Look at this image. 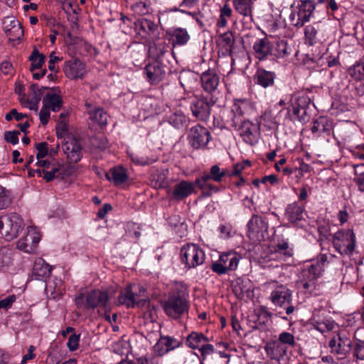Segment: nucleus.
Instances as JSON below:
<instances>
[{
	"label": "nucleus",
	"instance_id": "obj_59",
	"mask_svg": "<svg viewBox=\"0 0 364 364\" xmlns=\"http://www.w3.org/2000/svg\"><path fill=\"white\" fill-rule=\"evenodd\" d=\"M180 12L191 16L196 21L200 28L205 26L204 22L203 21L204 14L200 11L192 12L186 10H181Z\"/></svg>",
	"mask_w": 364,
	"mask_h": 364
},
{
	"label": "nucleus",
	"instance_id": "obj_62",
	"mask_svg": "<svg viewBox=\"0 0 364 364\" xmlns=\"http://www.w3.org/2000/svg\"><path fill=\"white\" fill-rule=\"evenodd\" d=\"M20 132L18 131H7L4 132V139L7 142L12 144H17L18 143V135Z\"/></svg>",
	"mask_w": 364,
	"mask_h": 364
},
{
	"label": "nucleus",
	"instance_id": "obj_58",
	"mask_svg": "<svg viewBox=\"0 0 364 364\" xmlns=\"http://www.w3.org/2000/svg\"><path fill=\"white\" fill-rule=\"evenodd\" d=\"M350 74L356 79L364 77V60L356 63L349 70Z\"/></svg>",
	"mask_w": 364,
	"mask_h": 364
},
{
	"label": "nucleus",
	"instance_id": "obj_1",
	"mask_svg": "<svg viewBox=\"0 0 364 364\" xmlns=\"http://www.w3.org/2000/svg\"><path fill=\"white\" fill-rule=\"evenodd\" d=\"M188 294L183 291L173 293L163 303V309L166 314L172 318H178L188 312L189 304Z\"/></svg>",
	"mask_w": 364,
	"mask_h": 364
},
{
	"label": "nucleus",
	"instance_id": "obj_25",
	"mask_svg": "<svg viewBox=\"0 0 364 364\" xmlns=\"http://www.w3.org/2000/svg\"><path fill=\"white\" fill-rule=\"evenodd\" d=\"M194 192V183L187 181H181L173 187L171 198L180 201L188 197Z\"/></svg>",
	"mask_w": 364,
	"mask_h": 364
},
{
	"label": "nucleus",
	"instance_id": "obj_56",
	"mask_svg": "<svg viewBox=\"0 0 364 364\" xmlns=\"http://www.w3.org/2000/svg\"><path fill=\"white\" fill-rule=\"evenodd\" d=\"M11 203L9 192L3 186H0V210L5 209Z\"/></svg>",
	"mask_w": 364,
	"mask_h": 364
},
{
	"label": "nucleus",
	"instance_id": "obj_20",
	"mask_svg": "<svg viewBox=\"0 0 364 364\" xmlns=\"http://www.w3.org/2000/svg\"><path fill=\"white\" fill-rule=\"evenodd\" d=\"M180 342L171 336H161L157 343L154 346V353L162 356L168 352L180 346Z\"/></svg>",
	"mask_w": 364,
	"mask_h": 364
},
{
	"label": "nucleus",
	"instance_id": "obj_57",
	"mask_svg": "<svg viewBox=\"0 0 364 364\" xmlns=\"http://www.w3.org/2000/svg\"><path fill=\"white\" fill-rule=\"evenodd\" d=\"M132 9L133 11L139 16L148 14L150 12V6L144 2L139 1L132 5Z\"/></svg>",
	"mask_w": 364,
	"mask_h": 364
},
{
	"label": "nucleus",
	"instance_id": "obj_53",
	"mask_svg": "<svg viewBox=\"0 0 364 364\" xmlns=\"http://www.w3.org/2000/svg\"><path fill=\"white\" fill-rule=\"evenodd\" d=\"M187 118L181 112H176L170 117L169 122L176 128H181L186 124Z\"/></svg>",
	"mask_w": 364,
	"mask_h": 364
},
{
	"label": "nucleus",
	"instance_id": "obj_26",
	"mask_svg": "<svg viewBox=\"0 0 364 364\" xmlns=\"http://www.w3.org/2000/svg\"><path fill=\"white\" fill-rule=\"evenodd\" d=\"M200 81L203 90L208 93H212L218 87L220 77L215 70H208L202 73Z\"/></svg>",
	"mask_w": 364,
	"mask_h": 364
},
{
	"label": "nucleus",
	"instance_id": "obj_22",
	"mask_svg": "<svg viewBox=\"0 0 364 364\" xmlns=\"http://www.w3.org/2000/svg\"><path fill=\"white\" fill-rule=\"evenodd\" d=\"M264 350L268 358L277 361H280L287 353V348L277 340L267 342L264 346Z\"/></svg>",
	"mask_w": 364,
	"mask_h": 364
},
{
	"label": "nucleus",
	"instance_id": "obj_52",
	"mask_svg": "<svg viewBox=\"0 0 364 364\" xmlns=\"http://www.w3.org/2000/svg\"><path fill=\"white\" fill-rule=\"evenodd\" d=\"M48 89L49 87H39V86L37 84H33L30 87V93L28 95V99L40 102L44 90Z\"/></svg>",
	"mask_w": 364,
	"mask_h": 364
},
{
	"label": "nucleus",
	"instance_id": "obj_16",
	"mask_svg": "<svg viewBox=\"0 0 364 364\" xmlns=\"http://www.w3.org/2000/svg\"><path fill=\"white\" fill-rule=\"evenodd\" d=\"M41 240L40 233L34 228H28V232L25 237L17 242V248L26 253H33L36 251L37 245Z\"/></svg>",
	"mask_w": 364,
	"mask_h": 364
},
{
	"label": "nucleus",
	"instance_id": "obj_8",
	"mask_svg": "<svg viewBox=\"0 0 364 364\" xmlns=\"http://www.w3.org/2000/svg\"><path fill=\"white\" fill-rule=\"evenodd\" d=\"M109 296L107 292L99 289L92 290L87 294L84 301L82 294L75 298V304L77 307L84 306L87 309H94L95 308H107Z\"/></svg>",
	"mask_w": 364,
	"mask_h": 364
},
{
	"label": "nucleus",
	"instance_id": "obj_2",
	"mask_svg": "<svg viewBox=\"0 0 364 364\" xmlns=\"http://www.w3.org/2000/svg\"><path fill=\"white\" fill-rule=\"evenodd\" d=\"M290 105L288 112H292L294 120L305 123L309 119V109L311 99L307 93L297 92L293 94L289 100Z\"/></svg>",
	"mask_w": 364,
	"mask_h": 364
},
{
	"label": "nucleus",
	"instance_id": "obj_7",
	"mask_svg": "<svg viewBox=\"0 0 364 364\" xmlns=\"http://www.w3.org/2000/svg\"><path fill=\"white\" fill-rule=\"evenodd\" d=\"M269 223L267 218L253 215L247 223V237L254 242L264 240L268 237Z\"/></svg>",
	"mask_w": 364,
	"mask_h": 364
},
{
	"label": "nucleus",
	"instance_id": "obj_31",
	"mask_svg": "<svg viewBox=\"0 0 364 364\" xmlns=\"http://www.w3.org/2000/svg\"><path fill=\"white\" fill-rule=\"evenodd\" d=\"M333 124L331 119L326 117H320L314 122L311 129L314 134L330 135L333 131Z\"/></svg>",
	"mask_w": 364,
	"mask_h": 364
},
{
	"label": "nucleus",
	"instance_id": "obj_51",
	"mask_svg": "<svg viewBox=\"0 0 364 364\" xmlns=\"http://www.w3.org/2000/svg\"><path fill=\"white\" fill-rule=\"evenodd\" d=\"M227 174L228 173L225 170H221L219 166L214 165L210 168V173H208V176L210 181L220 182L222 181L223 177Z\"/></svg>",
	"mask_w": 364,
	"mask_h": 364
},
{
	"label": "nucleus",
	"instance_id": "obj_50",
	"mask_svg": "<svg viewBox=\"0 0 364 364\" xmlns=\"http://www.w3.org/2000/svg\"><path fill=\"white\" fill-rule=\"evenodd\" d=\"M277 341L283 346H285V348H287V350H288L289 347L294 348L296 346V341L294 335L289 332H282L279 335Z\"/></svg>",
	"mask_w": 364,
	"mask_h": 364
},
{
	"label": "nucleus",
	"instance_id": "obj_48",
	"mask_svg": "<svg viewBox=\"0 0 364 364\" xmlns=\"http://www.w3.org/2000/svg\"><path fill=\"white\" fill-rule=\"evenodd\" d=\"M29 60L31 62V71L41 68L45 62V55L39 53L36 48H34L31 55L29 56Z\"/></svg>",
	"mask_w": 364,
	"mask_h": 364
},
{
	"label": "nucleus",
	"instance_id": "obj_39",
	"mask_svg": "<svg viewBox=\"0 0 364 364\" xmlns=\"http://www.w3.org/2000/svg\"><path fill=\"white\" fill-rule=\"evenodd\" d=\"M252 109L251 103L245 99H238L235 100L232 107L233 117L237 116L240 119L247 114Z\"/></svg>",
	"mask_w": 364,
	"mask_h": 364
},
{
	"label": "nucleus",
	"instance_id": "obj_24",
	"mask_svg": "<svg viewBox=\"0 0 364 364\" xmlns=\"http://www.w3.org/2000/svg\"><path fill=\"white\" fill-rule=\"evenodd\" d=\"M254 55L259 60H264L272 54V43L267 38L257 40L253 45Z\"/></svg>",
	"mask_w": 364,
	"mask_h": 364
},
{
	"label": "nucleus",
	"instance_id": "obj_33",
	"mask_svg": "<svg viewBox=\"0 0 364 364\" xmlns=\"http://www.w3.org/2000/svg\"><path fill=\"white\" fill-rule=\"evenodd\" d=\"M167 33L172 38L173 46L186 45L191 38L188 31L181 27L173 28Z\"/></svg>",
	"mask_w": 364,
	"mask_h": 364
},
{
	"label": "nucleus",
	"instance_id": "obj_6",
	"mask_svg": "<svg viewBox=\"0 0 364 364\" xmlns=\"http://www.w3.org/2000/svg\"><path fill=\"white\" fill-rule=\"evenodd\" d=\"M333 243L341 255H352L355 247V236L350 229L337 231L333 235Z\"/></svg>",
	"mask_w": 364,
	"mask_h": 364
},
{
	"label": "nucleus",
	"instance_id": "obj_29",
	"mask_svg": "<svg viewBox=\"0 0 364 364\" xmlns=\"http://www.w3.org/2000/svg\"><path fill=\"white\" fill-rule=\"evenodd\" d=\"M106 178L115 186H121L128 179L127 170L121 166H114L105 174Z\"/></svg>",
	"mask_w": 364,
	"mask_h": 364
},
{
	"label": "nucleus",
	"instance_id": "obj_21",
	"mask_svg": "<svg viewBox=\"0 0 364 364\" xmlns=\"http://www.w3.org/2000/svg\"><path fill=\"white\" fill-rule=\"evenodd\" d=\"M323 272V267L318 262L304 265L301 269L298 281L318 280Z\"/></svg>",
	"mask_w": 364,
	"mask_h": 364
},
{
	"label": "nucleus",
	"instance_id": "obj_5",
	"mask_svg": "<svg viewBox=\"0 0 364 364\" xmlns=\"http://www.w3.org/2000/svg\"><path fill=\"white\" fill-rule=\"evenodd\" d=\"M145 289L139 285L127 287L122 291L118 297L119 304H124L128 308H133L136 305L142 307L149 305V301L145 297Z\"/></svg>",
	"mask_w": 364,
	"mask_h": 364
},
{
	"label": "nucleus",
	"instance_id": "obj_43",
	"mask_svg": "<svg viewBox=\"0 0 364 364\" xmlns=\"http://www.w3.org/2000/svg\"><path fill=\"white\" fill-rule=\"evenodd\" d=\"M141 30L146 32L150 37L154 38L159 35V26L153 21L143 18L139 21Z\"/></svg>",
	"mask_w": 364,
	"mask_h": 364
},
{
	"label": "nucleus",
	"instance_id": "obj_61",
	"mask_svg": "<svg viewBox=\"0 0 364 364\" xmlns=\"http://www.w3.org/2000/svg\"><path fill=\"white\" fill-rule=\"evenodd\" d=\"M153 179L156 181L159 187H166L167 182V171H162L153 176Z\"/></svg>",
	"mask_w": 364,
	"mask_h": 364
},
{
	"label": "nucleus",
	"instance_id": "obj_63",
	"mask_svg": "<svg viewBox=\"0 0 364 364\" xmlns=\"http://www.w3.org/2000/svg\"><path fill=\"white\" fill-rule=\"evenodd\" d=\"M36 149L38 153L36 154V159H43L48 153V143L41 142L36 144Z\"/></svg>",
	"mask_w": 364,
	"mask_h": 364
},
{
	"label": "nucleus",
	"instance_id": "obj_38",
	"mask_svg": "<svg viewBox=\"0 0 364 364\" xmlns=\"http://www.w3.org/2000/svg\"><path fill=\"white\" fill-rule=\"evenodd\" d=\"M39 177H43L47 182L51 181L54 178H63V173L59 164H54L50 169L37 168L35 171Z\"/></svg>",
	"mask_w": 364,
	"mask_h": 364
},
{
	"label": "nucleus",
	"instance_id": "obj_3",
	"mask_svg": "<svg viewBox=\"0 0 364 364\" xmlns=\"http://www.w3.org/2000/svg\"><path fill=\"white\" fill-rule=\"evenodd\" d=\"M230 125L240 132L243 141L248 144L255 145L260 136L259 124L250 120L240 119L237 116L232 117Z\"/></svg>",
	"mask_w": 364,
	"mask_h": 364
},
{
	"label": "nucleus",
	"instance_id": "obj_34",
	"mask_svg": "<svg viewBox=\"0 0 364 364\" xmlns=\"http://www.w3.org/2000/svg\"><path fill=\"white\" fill-rule=\"evenodd\" d=\"M275 77L274 72L259 69L255 75V81L264 88H267L274 85Z\"/></svg>",
	"mask_w": 364,
	"mask_h": 364
},
{
	"label": "nucleus",
	"instance_id": "obj_4",
	"mask_svg": "<svg viewBox=\"0 0 364 364\" xmlns=\"http://www.w3.org/2000/svg\"><path fill=\"white\" fill-rule=\"evenodd\" d=\"M23 228V220L16 213L0 217V235L7 241L16 238Z\"/></svg>",
	"mask_w": 364,
	"mask_h": 364
},
{
	"label": "nucleus",
	"instance_id": "obj_40",
	"mask_svg": "<svg viewBox=\"0 0 364 364\" xmlns=\"http://www.w3.org/2000/svg\"><path fill=\"white\" fill-rule=\"evenodd\" d=\"M168 46L164 41L154 42L149 48L150 55L155 60L160 61L168 53Z\"/></svg>",
	"mask_w": 364,
	"mask_h": 364
},
{
	"label": "nucleus",
	"instance_id": "obj_10",
	"mask_svg": "<svg viewBox=\"0 0 364 364\" xmlns=\"http://www.w3.org/2000/svg\"><path fill=\"white\" fill-rule=\"evenodd\" d=\"M269 300L275 306L284 308L287 315L291 314L295 310L292 305V291L284 285L277 286L271 292Z\"/></svg>",
	"mask_w": 364,
	"mask_h": 364
},
{
	"label": "nucleus",
	"instance_id": "obj_18",
	"mask_svg": "<svg viewBox=\"0 0 364 364\" xmlns=\"http://www.w3.org/2000/svg\"><path fill=\"white\" fill-rule=\"evenodd\" d=\"M328 346L332 353L340 355L341 358H343L350 352L352 342L346 336L338 334L337 338L334 337L331 339Z\"/></svg>",
	"mask_w": 364,
	"mask_h": 364
},
{
	"label": "nucleus",
	"instance_id": "obj_46",
	"mask_svg": "<svg viewBox=\"0 0 364 364\" xmlns=\"http://www.w3.org/2000/svg\"><path fill=\"white\" fill-rule=\"evenodd\" d=\"M318 280H310V281H298V286L302 289L304 293L309 294L311 295H318Z\"/></svg>",
	"mask_w": 364,
	"mask_h": 364
},
{
	"label": "nucleus",
	"instance_id": "obj_55",
	"mask_svg": "<svg viewBox=\"0 0 364 364\" xmlns=\"http://www.w3.org/2000/svg\"><path fill=\"white\" fill-rule=\"evenodd\" d=\"M12 253L10 250L2 249L0 250V268L9 267L12 264Z\"/></svg>",
	"mask_w": 364,
	"mask_h": 364
},
{
	"label": "nucleus",
	"instance_id": "obj_19",
	"mask_svg": "<svg viewBox=\"0 0 364 364\" xmlns=\"http://www.w3.org/2000/svg\"><path fill=\"white\" fill-rule=\"evenodd\" d=\"M63 71L65 76L72 80L82 79L87 72L85 63L77 58L66 61Z\"/></svg>",
	"mask_w": 364,
	"mask_h": 364
},
{
	"label": "nucleus",
	"instance_id": "obj_47",
	"mask_svg": "<svg viewBox=\"0 0 364 364\" xmlns=\"http://www.w3.org/2000/svg\"><path fill=\"white\" fill-rule=\"evenodd\" d=\"M232 13V9L227 4L223 5L220 9V16L216 23L217 26L219 28L226 27L228 20L231 17Z\"/></svg>",
	"mask_w": 364,
	"mask_h": 364
},
{
	"label": "nucleus",
	"instance_id": "obj_60",
	"mask_svg": "<svg viewBox=\"0 0 364 364\" xmlns=\"http://www.w3.org/2000/svg\"><path fill=\"white\" fill-rule=\"evenodd\" d=\"M201 358L203 360H205L206 358L212 355L215 351V348L212 344L205 343L199 349Z\"/></svg>",
	"mask_w": 364,
	"mask_h": 364
},
{
	"label": "nucleus",
	"instance_id": "obj_64",
	"mask_svg": "<svg viewBox=\"0 0 364 364\" xmlns=\"http://www.w3.org/2000/svg\"><path fill=\"white\" fill-rule=\"evenodd\" d=\"M354 355L359 360H364V341H358L355 345Z\"/></svg>",
	"mask_w": 364,
	"mask_h": 364
},
{
	"label": "nucleus",
	"instance_id": "obj_17",
	"mask_svg": "<svg viewBox=\"0 0 364 364\" xmlns=\"http://www.w3.org/2000/svg\"><path fill=\"white\" fill-rule=\"evenodd\" d=\"M166 67L158 60L146 65L144 68V74L148 82L151 85L159 84L166 76Z\"/></svg>",
	"mask_w": 364,
	"mask_h": 364
},
{
	"label": "nucleus",
	"instance_id": "obj_27",
	"mask_svg": "<svg viewBox=\"0 0 364 364\" xmlns=\"http://www.w3.org/2000/svg\"><path fill=\"white\" fill-rule=\"evenodd\" d=\"M194 187L196 186L202 191L203 197H209L213 193L219 191V188L210 183V180L208 176V173H203L200 176L197 177L194 182Z\"/></svg>",
	"mask_w": 364,
	"mask_h": 364
},
{
	"label": "nucleus",
	"instance_id": "obj_12",
	"mask_svg": "<svg viewBox=\"0 0 364 364\" xmlns=\"http://www.w3.org/2000/svg\"><path fill=\"white\" fill-rule=\"evenodd\" d=\"M240 259L241 256L235 251L224 252L218 261L212 264L211 269L218 274H225L228 271L235 270Z\"/></svg>",
	"mask_w": 364,
	"mask_h": 364
},
{
	"label": "nucleus",
	"instance_id": "obj_49",
	"mask_svg": "<svg viewBox=\"0 0 364 364\" xmlns=\"http://www.w3.org/2000/svg\"><path fill=\"white\" fill-rule=\"evenodd\" d=\"M14 27L6 33V36L10 41L15 42L21 39L23 36V30L19 21H14Z\"/></svg>",
	"mask_w": 364,
	"mask_h": 364
},
{
	"label": "nucleus",
	"instance_id": "obj_42",
	"mask_svg": "<svg viewBox=\"0 0 364 364\" xmlns=\"http://www.w3.org/2000/svg\"><path fill=\"white\" fill-rule=\"evenodd\" d=\"M219 44L225 53L231 55L235 44L233 33L231 31H228L220 35Z\"/></svg>",
	"mask_w": 364,
	"mask_h": 364
},
{
	"label": "nucleus",
	"instance_id": "obj_11",
	"mask_svg": "<svg viewBox=\"0 0 364 364\" xmlns=\"http://www.w3.org/2000/svg\"><path fill=\"white\" fill-rule=\"evenodd\" d=\"M315 6L313 1H301V4L296 7V10L293 11L289 15L290 23L296 27L303 26L310 21L311 16L315 10Z\"/></svg>",
	"mask_w": 364,
	"mask_h": 364
},
{
	"label": "nucleus",
	"instance_id": "obj_37",
	"mask_svg": "<svg viewBox=\"0 0 364 364\" xmlns=\"http://www.w3.org/2000/svg\"><path fill=\"white\" fill-rule=\"evenodd\" d=\"M209 339L203 333L193 331L188 335L186 344L191 349H199L205 343H208Z\"/></svg>",
	"mask_w": 364,
	"mask_h": 364
},
{
	"label": "nucleus",
	"instance_id": "obj_44",
	"mask_svg": "<svg viewBox=\"0 0 364 364\" xmlns=\"http://www.w3.org/2000/svg\"><path fill=\"white\" fill-rule=\"evenodd\" d=\"M235 9L245 17H252L251 0H233Z\"/></svg>",
	"mask_w": 364,
	"mask_h": 364
},
{
	"label": "nucleus",
	"instance_id": "obj_23",
	"mask_svg": "<svg viewBox=\"0 0 364 364\" xmlns=\"http://www.w3.org/2000/svg\"><path fill=\"white\" fill-rule=\"evenodd\" d=\"M293 249L289 246L288 242L282 240L274 247V250L269 255V260L279 259L285 261L287 258L292 257Z\"/></svg>",
	"mask_w": 364,
	"mask_h": 364
},
{
	"label": "nucleus",
	"instance_id": "obj_9",
	"mask_svg": "<svg viewBox=\"0 0 364 364\" xmlns=\"http://www.w3.org/2000/svg\"><path fill=\"white\" fill-rule=\"evenodd\" d=\"M205 253L202 249L195 244H188L181 250V262L188 269L195 268L205 261Z\"/></svg>",
	"mask_w": 364,
	"mask_h": 364
},
{
	"label": "nucleus",
	"instance_id": "obj_30",
	"mask_svg": "<svg viewBox=\"0 0 364 364\" xmlns=\"http://www.w3.org/2000/svg\"><path fill=\"white\" fill-rule=\"evenodd\" d=\"M52 267L42 258L35 260L33 267V276L36 279L42 280L48 278L51 273Z\"/></svg>",
	"mask_w": 364,
	"mask_h": 364
},
{
	"label": "nucleus",
	"instance_id": "obj_13",
	"mask_svg": "<svg viewBox=\"0 0 364 364\" xmlns=\"http://www.w3.org/2000/svg\"><path fill=\"white\" fill-rule=\"evenodd\" d=\"M187 139L193 149H205L212 137L207 128L197 124L189 129Z\"/></svg>",
	"mask_w": 364,
	"mask_h": 364
},
{
	"label": "nucleus",
	"instance_id": "obj_35",
	"mask_svg": "<svg viewBox=\"0 0 364 364\" xmlns=\"http://www.w3.org/2000/svg\"><path fill=\"white\" fill-rule=\"evenodd\" d=\"M43 106L53 112H58L63 106L62 97L53 92H48L43 98Z\"/></svg>",
	"mask_w": 364,
	"mask_h": 364
},
{
	"label": "nucleus",
	"instance_id": "obj_36",
	"mask_svg": "<svg viewBox=\"0 0 364 364\" xmlns=\"http://www.w3.org/2000/svg\"><path fill=\"white\" fill-rule=\"evenodd\" d=\"M304 206L294 202L286 208L285 216L290 223H296L303 218Z\"/></svg>",
	"mask_w": 364,
	"mask_h": 364
},
{
	"label": "nucleus",
	"instance_id": "obj_28",
	"mask_svg": "<svg viewBox=\"0 0 364 364\" xmlns=\"http://www.w3.org/2000/svg\"><path fill=\"white\" fill-rule=\"evenodd\" d=\"M321 23L310 24L304 28L306 43L313 46L321 41L322 28Z\"/></svg>",
	"mask_w": 364,
	"mask_h": 364
},
{
	"label": "nucleus",
	"instance_id": "obj_45",
	"mask_svg": "<svg viewBox=\"0 0 364 364\" xmlns=\"http://www.w3.org/2000/svg\"><path fill=\"white\" fill-rule=\"evenodd\" d=\"M314 328L324 333L332 331L335 327V322L331 319L314 320L312 323Z\"/></svg>",
	"mask_w": 364,
	"mask_h": 364
},
{
	"label": "nucleus",
	"instance_id": "obj_54",
	"mask_svg": "<svg viewBox=\"0 0 364 364\" xmlns=\"http://www.w3.org/2000/svg\"><path fill=\"white\" fill-rule=\"evenodd\" d=\"M125 236L128 238L138 240L141 236L139 226L134 223H127Z\"/></svg>",
	"mask_w": 364,
	"mask_h": 364
},
{
	"label": "nucleus",
	"instance_id": "obj_14",
	"mask_svg": "<svg viewBox=\"0 0 364 364\" xmlns=\"http://www.w3.org/2000/svg\"><path fill=\"white\" fill-rule=\"evenodd\" d=\"M215 102L211 97L203 95L195 96L191 102V109L192 114L199 120L206 121L208 119L211 107Z\"/></svg>",
	"mask_w": 364,
	"mask_h": 364
},
{
	"label": "nucleus",
	"instance_id": "obj_32",
	"mask_svg": "<svg viewBox=\"0 0 364 364\" xmlns=\"http://www.w3.org/2000/svg\"><path fill=\"white\" fill-rule=\"evenodd\" d=\"M87 112L90 119L100 126H105L107 124V114L100 107H92L91 104L87 102Z\"/></svg>",
	"mask_w": 364,
	"mask_h": 364
},
{
	"label": "nucleus",
	"instance_id": "obj_41",
	"mask_svg": "<svg viewBox=\"0 0 364 364\" xmlns=\"http://www.w3.org/2000/svg\"><path fill=\"white\" fill-rule=\"evenodd\" d=\"M272 55L275 58H284L290 54V48L287 43L283 40L272 43Z\"/></svg>",
	"mask_w": 364,
	"mask_h": 364
},
{
	"label": "nucleus",
	"instance_id": "obj_15",
	"mask_svg": "<svg viewBox=\"0 0 364 364\" xmlns=\"http://www.w3.org/2000/svg\"><path fill=\"white\" fill-rule=\"evenodd\" d=\"M63 150L68 161L75 164L80 161L82 156V144L77 139L68 137L63 145Z\"/></svg>",
	"mask_w": 364,
	"mask_h": 364
}]
</instances>
